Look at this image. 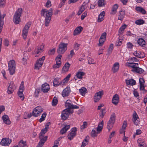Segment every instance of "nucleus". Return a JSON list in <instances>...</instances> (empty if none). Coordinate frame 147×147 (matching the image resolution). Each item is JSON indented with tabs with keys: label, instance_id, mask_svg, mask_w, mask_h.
<instances>
[{
	"label": "nucleus",
	"instance_id": "obj_48",
	"mask_svg": "<svg viewBox=\"0 0 147 147\" xmlns=\"http://www.w3.org/2000/svg\"><path fill=\"white\" fill-rule=\"evenodd\" d=\"M80 45V44L75 42L74 45V49L76 50H78L79 48Z\"/></svg>",
	"mask_w": 147,
	"mask_h": 147
},
{
	"label": "nucleus",
	"instance_id": "obj_58",
	"mask_svg": "<svg viewBox=\"0 0 147 147\" xmlns=\"http://www.w3.org/2000/svg\"><path fill=\"white\" fill-rule=\"evenodd\" d=\"M87 14V12L86 11L82 13L81 17V19L82 20H83L85 18Z\"/></svg>",
	"mask_w": 147,
	"mask_h": 147
},
{
	"label": "nucleus",
	"instance_id": "obj_16",
	"mask_svg": "<svg viewBox=\"0 0 147 147\" xmlns=\"http://www.w3.org/2000/svg\"><path fill=\"white\" fill-rule=\"evenodd\" d=\"M119 64L118 62L115 63L113 65L111 70L114 73L117 72L119 68Z\"/></svg>",
	"mask_w": 147,
	"mask_h": 147
},
{
	"label": "nucleus",
	"instance_id": "obj_35",
	"mask_svg": "<svg viewBox=\"0 0 147 147\" xmlns=\"http://www.w3.org/2000/svg\"><path fill=\"white\" fill-rule=\"evenodd\" d=\"M115 115L114 113H113L111 116L110 118L109 121V122H112L115 123Z\"/></svg>",
	"mask_w": 147,
	"mask_h": 147
},
{
	"label": "nucleus",
	"instance_id": "obj_59",
	"mask_svg": "<svg viewBox=\"0 0 147 147\" xmlns=\"http://www.w3.org/2000/svg\"><path fill=\"white\" fill-rule=\"evenodd\" d=\"M106 36L107 33L106 32H104L102 34L100 38L106 40Z\"/></svg>",
	"mask_w": 147,
	"mask_h": 147
},
{
	"label": "nucleus",
	"instance_id": "obj_14",
	"mask_svg": "<svg viewBox=\"0 0 147 147\" xmlns=\"http://www.w3.org/2000/svg\"><path fill=\"white\" fill-rule=\"evenodd\" d=\"M71 92L70 88L67 87L65 88L62 93V96L64 97H66L68 96Z\"/></svg>",
	"mask_w": 147,
	"mask_h": 147
},
{
	"label": "nucleus",
	"instance_id": "obj_40",
	"mask_svg": "<svg viewBox=\"0 0 147 147\" xmlns=\"http://www.w3.org/2000/svg\"><path fill=\"white\" fill-rule=\"evenodd\" d=\"M114 123L112 122H109L108 121L107 123V127L109 129V131H110L112 127L113 126V125Z\"/></svg>",
	"mask_w": 147,
	"mask_h": 147
},
{
	"label": "nucleus",
	"instance_id": "obj_10",
	"mask_svg": "<svg viewBox=\"0 0 147 147\" xmlns=\"http://www.w3.org/2000/svg\"><path fill=\"white\" fill-rule=\"evenodd\" d=\"M47 136H39V138L40 140L36 147H42L47 140Z\"/></svg>",
	"mask_w": 147,
	"mask_h": 147
},
{
	"label": "nucleus",
	"instance_id": "obj_24",
	"mask_svg": "<svg viewBox=\"0 0 147 147\" xmlns=\"http://www.w3.org/2000/svg\"><path fill=\"white\" fill-rule=\"evenodd\" d=\"M131 71L134 72L141 74L144 72V70L142 68L137 67L135 69H132Z\"/></svg>",
	"mask_w": 147,
	"mask_h": 147
},
{
	"label": "nucleus",
	"instance_id": "obj_15",
	"mask_svg": "<svg viewBox=\"0 0 147 147\" xmlns=\"http://www.w3.org/2000/svg\"><path fill=\"white\" fill-rule=\"evenodd\" d=\"M119 95L117 94H115L114 95L112 99V102L115 105H117L119 102Z\"/></svg>",
	"mask_w": 147,
	"mask_h": 147
},
{
	"label": "nucleus",
	"instance_id": "obj_57",
	"mask_svg": "<svg viewBox=\"0 0 147 147\" xmlns=\"http://www.w3.org/2000/svg\"><path fill=\"white\" fill-rule=\"evenodd\" d=\"M91 135L92 137L94 138L96 136V134L95 130L93 129L91 132Z\"/></svg>",
	"mask_w": 147,
	"mask_h": 147
},
{
	"label": "nucleus",
	"instance_id": "obj_7",
	"mask_svg": "<svg viewBox=\"0 0 147 147\" xmlns=\"http://www.w3.org/2000/svg\"><path fill=\"white\" fill-rule=\"evenodd\" d=\"M71 132H70L67 135L68 139L70 140H71L76 135L77 129L76 127H74L71 130Z\"/></svg>",
	"mask_w": 147,
	"mask_h": 147
},
{
	"label": "nucleus",
	"instance_id": "obj_41",
	"mask_svg": "<svg viewBox=\"0 0 147 147\" xmlns=\"http://www.w3.org/2000/svg\"><path fill=\"white\" fill-rule=\"evenodd\" d=\"M40 114L35 109L32 112V115L35 117H38L40 115Z\"/></svg>",
	"mask_w": 147,
	"mask_h": 147
},
{
	"label": "nucleus",
	"instance_id": "obj_36",
	"mask_svg": "<svg viewBox=\"0 0 147 147\" xmlns=\"http://www.w3.org/2000/svg\"><path fill=\"white\" fill-rule=\"evenodd\" d=\"M18 145L20 147H28L26 142H24L22 140H21L20 141Z\"/></svg>",
	"mask_w": 147,
	"mask_h": 147
},
{
	"label": "nucleus",
	"instance_id": "obj_37",
	"mask_svg": "<svg viewBox=\"0 0 147 147\" xmlns=\"http://www.w3.org/2000/svg\"><path fill=\"white\" fill-rule=\"evenodd\" d=\"M135 24L137 25H141L145 23V21L142 19H140L135 21Z\"/></svg>",
	"mask_w": 147,
	"mask_h": 147
},
{
	"label": "nucleus",
	"instance_id": "obj_43",
	"mask_svg": "<svg viewBox=\"0 0 147 147\" xmlns=\"http://www.w3.org/2000/svg\"><path fill=\"white\" fill-rule=\"evenodd\" d=\"M113 49V45L111 44L110 45L108 50V53L109 54L111 53Z\"/></svg>",
	"mask_w": 147,
	"mask_h": 147
},
{
	"label": "nucleus",
	"instance_id": "obj_39",
	"mask_svg": "<svg viewBox=\"0 0 147 147\" xmlns=\"http://www.w3.org/2000/svg\"><path fill=\"white\" fill-rule=\"evenodd\" d=\"M23 91H19L18 92V94L19 97L22 100H24V96L23 93Z\"/></svg>",
	"mask_w": 147,
	"mask_h": 147
},
{
	"label": "nucleus",
	"instance_id": "obj_12",
	"mask_svg": "<svg viewBox=\"0 0 147 147\" xmlns=\"http://www.w3.org/2000/svg\"><path fill=\"white\" fill-rule=\"evenodd\" d=\"M50 89L49 85L47 83H45L42 85L41 90L44 93L47 92Z\"/></svg>",
	"mask_w": 147,
	"mask_h": 147
},
{
	"label": "nucleus",
	"instance_id": "obj_4",
	"mask_svg": "<svg viewBox=\"0 0 147 147\" xmlns=\"http://www.w3.org/2000/svg\"><path fill=\"white\" fill-rule=\"evenodd\" d=\"M68 43L61 42L59 45V48L57 50V52L59 54H63L67 50Z\"/></svg>",
	"mask_w": 147,
	"mask_h": 147
},
{
	"label": "nucleus",
	"instance_id": "obj_38",
	"mask_svg": "<svg viewBox=\"0 0 147 147\" xmlns=\"http://www.w3.org/2000/svg\"><path fill=\"white\" fill-rule=\"evenodd\" d=\"M58 102L57 98L55 96L52 101V105L53 106H56Z\"/></svg>",
	"mask_w": 147,
	"mask_h": 147
},
{
	"label": "nucleus",
	"instance_id": "obj_30",
	"mask_svg": "<svg viewBox=\"0 0 147 147\" xmlns=\"http://www.w3.org/2000/svg\"><path fill=\"white\" fill-rule=\"evenodd\" d=\"M128 66L129 67L133 68L132 69H135L137 67L138 65V63H135L133 62L130 63H128Z\"/></svg>",
	"mask_w": 147,
	"mask_h": 147
},
{
	"label": "nucleus",
	"instance_id": "obj_60",
	"mask_svg": "<svg viewBox=\"0 0 147 147\" xmlns=\"http://www.w3.org/2000/svg\"><path fill=\"white\" fill-rule=\"evenodd\" d=\"M127 47L128 49H131L133 48V45L131 42H129L127 43Z\"/></svg>",
	"mask_w": 147,
	"mask_h": 147
},
{
	"label": "nucleus",
	"instance_id": "obj_22",
	"mask_svg": "<svg viewBox=\"0 0 147 147\" xmlns=\"http://www.w3.org/2000/svg\"><path fill=\"white\" fill-rule=\"evenodd\" d=\"M71 74H69L65 78H64L62 80H60L61 85L62 84L64 85L66 84L69 80V78L70 77Z\"/></svg>",
	"mask_w": 147,
	"mask_h": 147
},
{
	"label": "nucleus",
	"instance_id": "obj_46",
	"mask_svg": "<svg viewBox=\"0 0 147 147\" xmlns=\"http://www.w3.org/2000/svg\"><path fill=\"white\" fill-rule=\"evenodd\" d=\"M46 116V113H44L42 115L41 118L40 119L39 121L40 122H41L45 119Z\"/></svg>",
	"mask_w": 147,
	"mask_h": 147
},
{
	"label": "nucleus",
	"instance_id": "obj_49",
	"mask_svg": "<svg viewBox=\"0 0 147 147\" xmlns=\"http://www.w3.org/2000/svg\"><path fill=\"white\" fill-rule=\"evenodd\" d=\"M35 109L39 112L40 114L43 111V109L42 108V107L40 106L37 107L35 108Z\"/></svg>",
	"mask_w": 147,
	"mask_h": 147
},
{
	"label": "nucleus",
	"instance_id": "obj_42",
	"mask_svg": "<svg viewBox=\"0 0 147 147\" xmlns=\"http://www.w3.org/2000/svg\"><path fill=\"white\" fill-rule=\"evenodd\" d=\"M118 6L117 4H115L113 6L112 8V11L113 12V14H115L116 13L117 9L118 8Z\"/></svg>",
	"mask_w": 147,
	"mask_h": 147
},
{
	"label": "nucleus",
	"instance_id": "obj_53",
	"mask_svg": "<svg viewBox=\"0 0 147 147\" xmlns=\"http://www.w3.org/2000/svg\"><path fill=\"white\" fill-rule=\"evenodd\" d=\"M24 82L22 81L21 82L20 87V91H21L23 92L24 90Z\"/></svg>",
	"mask_w": 147,
	"mask_h": 147
},
{
	"label": "nucleus",
	"instance_id": "obj_8",
	"mask_svg": "<svg viewBox=\"0 0 147 147\" xmlns=\"http://www.w3.org/2000/svg\"><path fill=\"white\" fill-rule=\"evenodd\" d=\"M45 57L43 56L37 60L35 64V69H38L42 65L45 59Z\"/></svg>",
	"mask_w": 147,
	"mask_h": 147
},
{
	"label": "nucleus",
	"instance_id": "obj_33",
	"mask_svg": "<svg viewBox=\"0 0 147 147\" xmlns=\"http://www.w3.org/2000/svg\"><path fill=\"white\" fill-rule=\"evenodd\" d=\"M62 56L61 55H58L56 58V61L57 63L61 65V57Z\"/></svg>",
	"mask_w": 147,
	"mask_h": 147
},
{
	"label": "nucleus",
	"instance_id": "obj_27",
	"mask_svg": "<svg viewBox=\"0 0 147 147\" xmlns=\"http://www.w3.org/2000/svg\"><path fill=\"white\" fill-rule=\"evenodd\" d=\"M103 124L104 122L103 121H102L99 123L96 129V130L99 133L102 130L103 127Z\"/></svg>",
	"mask_w": 147,
	"mask_h": 147
},
{
	"label": "nucleus",
	"instance_id": "obj_17",
	"mask_svg": "<svg viewBox=\"0 0 147 147\" xmlns=\"http://www.w3.org/2000/svg\"><path fill=\"white\" fill-rule=\"evenodd\" d=\"M133 54L135 57L140 58H144L145 56L143 55L144 53H141L139 51H135Z\"/></svg>",
	"mask_w": 147,
	"mask_h": 147
},
{
	"label": "nucleus",
	"instance_id": "obj_23",
	"mask_svg": "<svg viewBox=\"0 0 147 147\" xmlns=\"http://www.w3.org/2000/svg\"><path fill=\"white\" fill-rule=\"evenodd\" d=\"M83 28L81 26L77 27L74 31L73 34L76 35L80 33L82 30Z\"/></svg>",
	"mask_w": 147,
	"mask_h": 147
},
{
	"label": "nucleus",
	"instance_id": "obj_63",
	"mask_svg": "<svg viewBox=\"0 0 147 147\" xmlns=\"http://www.w3.org/2000/svg\"><path fill=\"white\" fill-rule=\"evenodd\" d=\"M5 0H0V7H3L5 5Z\"/></svg>",
	"mask_w": 147,
	"mask_h": 147
},
{
	"label": "nucleus",
	"instance_id": "obj_11",
	"mask_svg": "<svg viewBox=\"0 0 147 147\" xmlns=\"http://www.w3.org/2000/svg\"><path fill=\"white\" fill-rule=\"evenodd\" d=\"M11 140L9 138H3L0 142L2 146H7L11 143Z\"/></svg>",
	"mask_w": 147,
	"mask_h": 147
},
{
	"label": "nucleus",
	"instance_id": "obj_20",
	"mask_svg": "<svg viewBox=\"0 0 147 147\" xmlns=\"http://www.w3.org/2000/svg\"><path fill=\"white\" fill-rule=\"evenodd\" d=\"M70 127V125H66L65 126L62 128L61 130L60 131V133L61 134H65L67 131L69 129Z\"/></svg>",
	"mask_w": 147,
	"mask_h": 147
},
{
	"label": "nucleus",
	"instance_id": "obj_2",
	"mask_svg": "<svg viewBox=\"0 0 147 147\" xmlns=\"http://www.w3.org/2000/svg\"><path fill=\"white\" fill-rule=\"evenodd\" d=\"M22 12V9L19 8L15 13L13 18V21L15 24H18L19 23L20 20V17Z\"/></svg>",
	"mask_w": 147,
	"mask_h": 147
},
{
	"label": "nucleus",
	"instance_id": "obj_19",
	"mask_svg": "<svg viewBox=\"0 0 147 147\" xmlns=\"http://www.w3.org/2000/svg\"><path fill=\"white\" fill-rule=\"evenodd\" d=\"M125 15V11L121 10L119 12L118 19L119 20H123Z\"/></svg>",
	"mask_w": 147,
	"mask_h": 147
},
{
	"label": "nucleus",
	"instance_id": "obj_64",
	"mask_svg": "<svg viewBox=\"0 0 147 147\" xmlns=\"http://www.w3.org/2000/svg\"><path fill=\"white\" fill-rule=\"evenodd\" d=\"M138 146L140 147L144 145V144L143 142H141L140 140L139 139L138 140Z\"/></svg>",
	"mask_w": 147,
	"mask_h": 147
},
{
	"label": "nucleus",
	"instance_id": "obj_50",
	"mask_svg": "<svg viewBox=\"0 0 147 147\" xmlns=\"http://www.w3.org/2000/svg\"><path fill=\"white\" fill-rule=\"evenodd\" d=\"M75 55V53L74 52L73 49L71 50L70 51V54L68 55V59H70L73 56Z\"/></svg>",
	"mask_w": 147,
	"mask_h": 147
},
{
	"label": "nucleus",
	"instance_id": "obj_6",
	"mask_svg": "<svg viewBox=\"0 0 147 147\" xmlns=\"http://www.w3.org/2000/svg\"><path fill=\"white\" fill-rule=\"evenodd\" d=\"M31 24L30 22L27 23L24 27L22 31V36L23 38L25 39L26 38L28 35V32Z\"/></svg>",
	"mask_w": 147,
	"mask_h": 147
},
{
	"label": "nucleus",
	"instance_id": "obj_25",
	"mask_svg": "<svg viewBox=\"0 0 147 147\" xmlns=\"http://www.w3.org/2000/svg\"><path fill=\"white\" fill-rule=\"evenodd\" d=\"M70 64L68 62H67L65 64L63 67L62 70L64 72H67L69 70V69L70 67Z\"/></svg>",
	"mask_w": 147,
	"mask_h": 147
},
{
	"label": "nucleus",
	"instance_id": "obj_62",
	"mask_svg": "<svg viewBox=\"0 0 147 147\" xmlns=\"http://www.w3.org/2000/svg\"><path fill=\"white\" fill-rule=\"evenodd\" d=\"M72 104H71V103H65V106L66 107H67V108L66 109H71V105H72Z\"/></svg>",
	"mask_w": 147,
	"mask_h": 147
},
{
	"label": "nucleus",
	"instance_id": "obj_56",
	"mask_svg": "<svg viewBox=\"0 0 147 147\" xmlns=\"http://www.w3.org/2000/svg\"><path fill=\"white\" fill-rule=\"evenodd\" d=\"M98 6L99 7H102L104 5L103 1L102 0H99L98 2Z\"/></svg>",
	"mask_w": 147,
	"mask_h": 147
},
{
	"label": "nucleus",
	"instance_id": "obj_31",
	"mask_svg": "<svg viewBox=\"0 0 147 147\" xmlns=\"http://www.w3.org/2000/svg\"><path fill=\"white\" fill-rule=\"evenodd\" d=\"M25 55L26 56H25L24 57H23L22 59V63L24 65H26L27 63V60L28 59V54L27 53V52H25V53H24V55Z\"/></svg>",
	"mask_w": 147,
	"mask_h": 147
},
{
	"label": "nucleus",
	"instance_id": "obj_28",
	"mask_svg": "<svg viewBox=\"0 0 147 147\" xmlns=\"http://www.w3.org/2000/svg\"><path fill=\"white\" fill-rule=\"evenodd\" d=\"M53 84L54 86H57L61 85L60 80L58 78H55L54 79Z\"/></svg>",
	"mask_w": 147,
	"mask_h": 147
},
{
	"label": "nucleus",
	"instance_id": "obj_55",
	"mask_svg": "<svg viewBox=\"0 0 147 147\" xmlns=\"http://www.w3.org/2000/svg\"><path fill=\"white\" fill-rule=\"evenodd\" d=\"M88 63L89 64H94L95 63L93 59L90 57L88 59Z\"/></svg>",
	"mask_w": 147,
	"mask_h": 147
},
{
	"label": "nucleus",
	"instance_id": "obj_47",
	"mask_svg": "<svg viewBox=\"0 0 147 147\" xmlns=\"http://www.w3.org/2000/svg\"><path fill=\"white\" fill-rule=\"evenodd\" d=\"M106 40L103 39L99 38V42L98 44V45L99 46H102L104 44V42Z\"/></svg>",
	"mask_w": 147,
	"mask_h": 147
},
{
	"label": "nucleus",
	"instance_id": "obj_52",
	"mask_svg": "<svg viewBox=\"0 0 147 147\" xmlns=\"http://www.w3.org/2000/svg\"><path fill=\"white\" fill-rule=\"evenodd\" d=\"M133 120H136L139 119L138 116L135 111H134L133 114Z\"/></svg>",
	"mask_w": 147,
	"mask_h": 147
},
{
	"label": "nucleus",
	"instance_id": "obj_51",
	"mask_svg": "<svg viewBox=\"0 0 147 147\" xmlns=\"http://www.w3.org/2000/svg\"><path fill=\"white\" fill-rule=\"evenodd\" d=\"M120 37H119L118 40H117L115 43V45L117 46H119L122 44V42L120 40Z\"/></svg>",
	"mask_w": 147,
	"mask_h": 147
},
{
	"label": "nucleus",
	"instance_id": "obj_18",
	"mask_svg": "<svg viewBox=\"0 0 147 147\" xmlns=\"http://www.w3.org/2000/svg\"><path fill=\"white\" fill-rule=\"evenodd\" d=\"M3 121L5 124L9 125L11 123V121H10L8 116L6 115H4L2 117Z\"/></svg>",
	"mask_w": 147,
	"mask_h": 147
},
{
	"label": "nucleus",
	"instance_id": "obj_21",
	"mask_svg": "<svg viewBox=\"0 0 147 147\" xmlns=\"http://www.w3.org/2000/svg\"><path fill=\"white\" fill-rule=\"evenodd\" d=\"M138 44L141 46L144 47L145 46L146 42L142 38H139L137 41Z\"/></svg>",
	"mask_w": 147,
	"mask_h": 147
},
{
	"label": "nucleus",
	"instance_id": "obj_45",
	"mask_svg": "<svg viewBox=\"0 0 147 147\" xmlns=\"http://www.w3.org/2000/svg\"><path fill=\"white\" fill-rule=\"evenodd\" d=\"M86 91H87L86 89L84 87H83L79 89V91L82 95H83V94H84L86 93Z\"/></svg>",
	"mask_w": 147,
	"mask_h": 147
},
{
	"label": "nucleus",
	"instance_id": "obj_3",
	"mask_svg": "<svg viewBox=\"0 0 147 147\" xmlns=\"http://www.w3.org/2000/svg\"><path fill=\"white\" fill-rule=\"evenodd\" d=\"M8 70L11 75H13L15 73L16 69V63L14 60H10L8 63Z\"/></svg>",
	"mask_w": 147,
	"mask_h": 147
},
{
	"label": "nucleus",
	"instance_id": "obj_44",
	"mask_svg": "<svg viewBox=\"0 0 147 147\" xmlns=\"http://www.w3.org/2000/svg\"><path fill=\"white\" fill-rule=\"evenodd\" d=\"M47 131V129L46 128V126H45V127L42 129L41 131L40 132L39 134V136H44L45 134L46 133Z\"/></svg>",
	"mask_w": 147,
	"mask_h": 147
},
{
	"label": "nucleus",
	"instance_id": "obj_61",
	"mask_svg": "<svg viewBox=\"0 0 147 147\" xmlns=\"http://www.w3.org/2000/svg\"><path fill=\"white\" fill-rule=\"evenodd\" d=\"M55 51V48H53L52 49H51L49 51V54L50 55H53Z\"/></svg>",
	"mask_w": 147,
	"mask_h": 147
},
{
	"label": "nucleus",
	"instance_id": "obj_13",
	"mask_svg": "<svg viewBox=\"0 0 147 147\" xmlns=\"http://www.w3.org/2000/svg\"><path fill=\"white\" fill-rule=\"evenodd\" d=\"M14 90V85L13 82H11L7 88V93L8 94H11Z\"/></svg>",
	"mask_w": 147,
	"mask_h": 147
},
{
	"label": "nucleus",
	"instance_id": "obj_32",
	"mask_svg": "<svg viewBox=\"0 0 147 147\" xmlns=\"http://www.w3.org/2000/svg\"><path fill=\"white\" fill-rule=\"evenodd\" d=\"M126 28V25L125 24L123 25L120 28L119 30V35H122L123 34V31Z\"/></svg>",
	"mask_w": 147,
	"mask_h": 147
},
{
	"label": "nucleus",
	"instance_id": "obj_9",
	"mask_svg": "<svg viewBox=\"0 0 147 147\" xmlns=\"http://www.w3.org/2000/svg\"><path fill=\"white\" fill-rule=\"evenodd\" d=\"M103 94L102 91H100L96 93L94 95V100L95 102H97L102 97V95Z\"/></svg>",
	"mask_w": 147,
	"mask_h": 147
},
{
	"label": "nucleus",
	"instance_id": "obj_1",
	"mask_svg": "<svg viewBox=\"0 0 147 147\" xmlns=\"http://www.w3.org/2000/svg\"><path fill=\"white\" fill-rule=\"evenodd\" d=\"M41 14L42 16L45 18V26H48L53 15L52 9L50 8L49 10L45 9H42L41 11Z\"/></svg>",
	"mask_w": 147,
	"mask_h": 147
},
{
	"label": "nucleus",
	"instance_id": "obj_26",
	"mask_svg": "<svg viewBox=\"0 0 147 147\" xmlns=\"http://www.w3.org/2000/svg\"><path fill=\"white\" fill-rule=\"evenodd\" d=\"M126 84L127 85L133 86L136 84V81L132 79L129 80H125Z\"/></svg>",
	"mask_w": 147,
	"mask_h": 147
},
{
	"label": "nucleus",
	"instance_id": "obj_29",
	"mask_svg": "<svg viewBox=\"0 0 147 147\" xmlns=\"http://www.w3.org/2000/svg\"><path fill=\"white\" fill-rule=\"evenodd\" d=\"M136 9L138 11L141 13L143 14H144L146 13V11L145 9L140 7H136Z\"/></svg>",
	"mask_w": 147,
	"mask_h": 147
},
{
	"label": "nucleus",
	"instance_id": "obj_54",
	"mask_svg": "<svg viewBox=\"0 0 147 147\" xmlns=\"http://www.w3.org/2000/svg\"><path fill=\"white\" fill-rule=\"evenodd\" d=\"M104 16H103V15L100 16L99 15L97 20L98 22H100L103 21L104 20Z\"/></svg>",
	"mask_w": 147,
	"mask_h": 147
},
{
	"label": "nucleus",
	"instance_id": "obj_5",
	"mask_svg": "<svg viewBox=\"0 0 147 147\" xmlns=\"http://www.w3.org/2000/svg\"><path fill=\"white\" fill-rule=\"evenodd\" d=\"M74 112L73 110H71L69 109H66L63 110L61 113V117L63 120H66L71 114Z\"/></svg>",
	"mask_w": 147,
	"mask_h": 147
},
{
	"label": "nucleus",
	"instance_id": "obj_34",
	"mask_svg": "<svg viewBox=\"0 0 147 147\" xmlns=\"http://www.w3.org/2000/svg\"><path fill=\"white\" fill-rule=\"evenodd\" d=\"M85 74L84 72L79 71L77 72L76 75L78 78L82 79V76H84Z\"/></svg>",
	"mask_w": 147,
	"mask_h": 147
}]
</instances>
